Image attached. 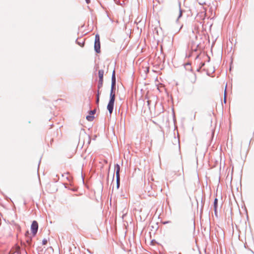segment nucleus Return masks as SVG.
<instances>
[{
  "mask_svg": "<svg viewBox=\"0 0 254 254\" xmlns=\"http://www.w3.org/2000/svg\"><path fill=\"white\" fill-rule=\"evenodd\" d=\"M111 91L110 93H115V91L116 89V73H115V69L113 70L112 75V79H111Z\"/></svg>",
  "mask_w": 254,
  "mask_h": 254,
  "instance_id": "obj_1",
  "label": "nucleus"
},
{
  "mask_svg": "<svg viewBox=\"0 0 254 254\" xmlns=\"http://www.w3.org/2000/svg\"><path fill=\"white\" fill-rule=\"evenodd\" d=\"M38 230V222L34 220L31 225V230L32 233L33 237L35 236Z\"/></svg>",
  "mask_w": 254,
  "mask_h": 254,
  "instance_id": "obj_2",
  "label": "nucleus"
},
{
  "mask_svg": "<svg viewBox=\"0 0 254 254\" xmlns=\"http://www.w3.org/2000/svg\"><path fill=\"white\" fill-rule=\"evenodd\" d=\"M114 107V102L109 101L107 105V109L109 111V113L111 115L113 113Z\"/></svg>",
  "mask_w": 254,
  "mask_h": 254,
  "instance_id": "obj_3",
  "label": "nucleus"
},
{
  "mask_svg": "<svg viewBox=\"0 0 254 254\" xmlns=\"http://www.w3.org/2000/svg\"><path fill=\"white\" fill-rule=\"evenodd\" d=\"M190 80L192 83H194L196 80V76L194 72H190L189 75Z\"/></svg>",
  "mask_w": 254,
  "mask_h": 254,
  "instance_id": "obj_4",
  "label": "nucleus"
},
{
  "mask_svg": "<svg viewBox=\"0 0 254 254\" xmlns=\"http://www.w3.org/2000/svg\"><path fill=\"white\" fill-rule=\"evenodd\" d=\"M25 238H26V245H25V246L28 247L29 248L31 247V246H32V240L33 236L26 237Z\"/></svg>",
  "mask_w": 254,
  "mask_h": 254,
  "instance_id": "obj_5",
  "label": "nucleus"
},
{
  "mask_svg": "<svg viewBox=\"0 0 254 254\" xmlns=\"http://www.w3.org/2000/svg\"><path fill=\"white\" fill-rule=\"evenodd\" d=\"M115 170H116V178H120V166L118 164H116L115 165Z\"/></svg>",
  "mask_w": 254,
  "mask_h": 254,
  "instance_id": "obj_6",
  "label": "nucleus"
},
{
  "mask_svg": "<svg viewBox=\"0 0 254 254\" xmlns=\"http://www.w3.org/2000/svg\"><path fill=\"white\" fill-rule=\"evenodd\" d=\"M94 50L97 53H100V42L94 43Z\"/></svg>",
  "mask_w": 254,
  "mask_h": 254,
  "instance_id": "obj_7",
  "label": "nucleus"
},
{
  "mask_svg": "<svg viewBox=\"0 0 254 254\" xmlns=\"http://www.w3.org/2000/svg\"><path fill=\"white\" fill-rule=\"evenodd\" d=\"M104 71L103 69H100L98 71L99 80H103Z\"/></svg>",
  "mask_w": 254,
  "mask_h": 254,
  "instance_id": "obj_8",
  "label": "nucleus"
},
{
  "mask_svg": "<svg viewBox=\"0 0 254 254\" xmlns=\"http://www.w3.org/2000/svg\"><path fill=\"white\" fill-rule=\"evenodd\" d=\"M185 67L187 70L192 72V67H191V65L190 63H187L185 65Z\"/></svg>",
  "mask_w": 254,
  "mask_h": 254,
  "instance_id": "obj_9",
  "label": "nucleus"
},
{
  "mask_svg": "<svg viewBox=\"0 0 254 254\" xmlns=\"http://www.w3.org/2000/svg\"><path fill=\"white\" fill-rule=\"evenodd\" d=\"M115 97H116L115 93H110L109 101L115 102Z\"/></svg>",
  "mask_w": 254,
  "mask_h": 254,
  "instance_id": "obj_10",
  "label": "nucleus"
},
{
  "mask_svg": "<svg viewBox=\"0 0 254 254\" xmlns=\"http://www.w3.org/2000/svg\"><path fill=\"white\" fill-rule=\"evenodd\" d=\"M183 10L181 8V3L179 2V15L178 17L177 21L182 16Z\"/></svg>",
  "mask_w": 254,
  "mask_h": 254,
  "instance_id": "obj_11",
  "label": "nucleus"
},
{
  "mask_svg": "<svg viewBox=\"0 0 254 254\" xmlns=\"http://www.w3.org/2000/svg\"><path fill=\"white\" fill-rule=\"evenodd\" d=\"M103 80H99L98 82L97 88L100 89L103 86Z\"/></svg>",
  "mask_w": 254,
  "mask_h": 254,
  "instance_id": "obj_12",
  "label": "nucleus"
},
{
  "mask_svg": "<svg viewBox=\"0 0 254 254\" xmlns=\"http://www.w3.org/2000/svg\"><path fill=\"white\" fill-rule=\"evenodd\" d=\"M86 119L87 121H88L89 122H91L94 119V116H92V115H90L87 116L86 117Z\"/></svg>",
  "mask_w": 254,
  "mask_h": 254,
  "instance_id": "obj_13",
  "label": "nucleus"
},
{
  "mask_svg": "<svg viewBox=\"0 0 254 254\" xmlns=\"http://www.w3.org/2000/svg\"><path fill=\"white\" fill-rule=\"evenodd\" d=\"M76 43L80 46L83 47L84 45V42L83 41H79L78 39L76 40Z\"/></svg>",
  "mask_w": 254,
  "mask_h": 254,
  "instance_id": "obj_14",
  "label": "nucleus"
},
{
  "mask_svg": "<svg viewBox=\"0 0 254 254\" xmlns=\"http://www.w3.org/2000/svg\"><path fill=\"white\" fill-rule=\"evenodd\" d=\"M198 46V44L194 45L191 47V49L192 51L196 52L197 50V47Z\"/></svg>",
  "mask_w": 254,
  "mask_h": 254,
  "instance_id": "obj_15",
  "label": "nucleus"
},
{
  "mask_svg": "<svg viewBox=\"0 0 254 254\" xmlns=\"http://www.w3.org/2000/svg\"><path fill=\"white\" fill-rule=\"evenodd\" d=\"M213 206H214V208H217V206H218V199L217 198H215L214 199V203H213Z\"/></svg>",
  "mask_w": 254,
  "mask_h": 254,
  "instance_id": "obj_16",
  "label": "nucleus"
},
{
  "mask_svg": "<svg viewBox=\"0 0 254 254\" xmlns=\"http://www.w3.org/2000/svg\"><path fill=\"white\" fill-rule=\"evenodd\" d=\"M100 42V37H99V35L98 34H96L95 35V42L94 43H97V42Z\"/></svg>",
  "mask_w": 254,
  "mask_h": 254,
  "instance_id": "obj_17",
  "label": "nucleus"
},
{
  "mask_svg": "<svg viewBox=\"0 0 254 254\" xmlns=\"http://www.w3.org/2000/svg\"><path fill=\"white\" fill-rule=\"evenodd\" d=\"M117 187L118 189L120 187V178H116Z\"/></svg>",
  "mask_w": 254,
  "mask_h": 254,
  "instance_id": "obj_18",
  "label": "nucleus"
},
{
  "mask_svg": "<svg viewBox=\"0 0 254 254\" xmlns=\"http://www.w3.org/2000/svg\"><path fill=\"white\" fill-rule=\"evenodd\" d=\"M96 113V110L94 109V110H90L89 111V114L90 115H92V116H93Z\"/></svg>",
  "mask_w": 254,
  "mask_h": 254,
  "instance_id": "obj_19",
  "label": "nucleus"
},
{
  "mask_svg": "<svg viewBox=\"0 0 254 254\" xmlns=\"http://www.w3.org/2000/svg\"><path fill=\"white\" fill-rule=\"evenodd\" d=\"M151 100H147V106H148V107L149 110L150 109V104H151Z\"/></svg>",
  "mask_w": 254,
  "mask_h": 254,
  "instance_id": "obj_20",
  "label": "nucleus"
},
{
  "mask_svg": "<svg viewBox=\"0 0 254 254\" xmlns=\"http://www.w3.org/2000/svg\"><path fill=\"white\" fill-rule=\"evenodd\" d=\"M31 234H30L29 231H27L25 234V237L30 236Z\"/></svg>",
  "mask_w": 254,
  "mask_h": 254,
  "instance_id": "obj_21",
  "label": "nucleus"
},
{
  "mask_svg": "<svg viewBox=\"0 0 254 254\" xmlns=\"http://www.w3.org/2000/svg\"><path fill=\"white\" fill-rule=\"evenodd\" d=\"M42 244L43 245H46L47 244V240L46 239H44L42 241Z\"/></svg>",
  "mask_w": 254,
  "mask_h": 254,
  "instance_id": "obj_22",
  "label": "nucleus"
},
{
  "mask_svg": "<svg viewBox=\"0 0 254 254\" xmlns=\"http://www.w3.org/2000/svg\"><path fill=\"white\" fill-rule=\"evenodd\" d=\"M99 97L98 96H96V103L97 104H98L99 103Z\"/></svg>",
  "mask_w": 254,
  "mask_h": 254,
  "instance_id": "obj_23",
  "label": "nucleus"
},
{
  "mask_svg": "<svg viewBox=\"0 0 254 254\" xmlns=\"http://www.w3.org/2000/svg\"><path fill=\"white\" fill-rule=\"evenodd\" d=\"M224 102L225 103H226V90L225 91V93H224Z\"/></svg>",
  "mask_w": 254,
  "mask_h": 254,
  "instance_id": "obj_24",
  "label": "nucleus"
},
{
  "mask_svg": "<svg viewBox=\"0 0 254 254\" xmlns=\"http://www.w3.org/2000/svg\"><path fill=\"white\" fill-rule=\"evenodd\" d=\"M214 213H215V215L217 216V208H214Z\"/></svg>",
  "mask_w": 254,
  "mask_h": 254,
  "instance_id": "obj_25",
  "label": "nucleus"
},
{
  "mask_svg": "<svg viewBox=\"0 0 254 254\" xmlns=\"http://www.w3.org/2000/svg\"><path fill=\"white\" fill-rule=\"evenodd\" d=\"M99 90H100V89H98V90H97V93L96 96H100V93H100V92Z\"/></svg>",
  "mask_w": 254,
  "mask_h": 254,
  "instance_id": "obj_26",
  "label": "nucleus"
},
{
  "mask_svg": "<svg viewBox=\"0 0 254 254\" xmlns=\"http://www.w3.org/2000/svg\"><path fill=\"white\" fill-rule=\"evenodd\" d=\"M200 64H201V65L200 67H201V68L202 66H203L205 64L204 63H201Z\"/></svg>",
  "mask_w": 254,
  "mask_h": 254,
  "instance_id": "obj_27",
  "label": "nucleus"
},
{
  "mask_svg": "<svg viewBox=\"0 0 254 254\" xmlns=\"http://www.w3.org/2000/svg\"><path fill=\"white\" fill-rule=\"evenodd\" d=\"M85 1L87 3H89L90 2V0H85Z\"/></svg>",
  "mask_w": 254,
  "mask_h": 254,
  "instance_id": "obj_28",
  "label": "nucleus"
},
{
  "mask_svg": "<svg viewBox=\"0 0 254 254\" xmlns=\"http://www.w3.org/2000/svg\"><path fill=\"white\" fill-rule=\"evenodd\" d=\"M200 69H201V67H199V68H198L197 69V71L199 72V71H200Z\"/></svg>",
  "mask_w": 254,
  "mask_h": 254,
  "instance_id": "obj_29",
  "label": "nucleus"
},
{
  "mask_svg": "<svg viewBox=\"0 0 254 254\" xmlns=\"http://www.w3.org/2000/svg\"><path fill=\"white\" fill-rule=\"evenodd\" d=\"M199 4H200V5H203L204 4L203 2H198Z\"/></svg>",
  "mask_w": 254,
  "mask_h": 254,
  "instance_id": "obj_30",
  "label": "nucleus"
},
{
  "mask_svg": "<svg viewBox=\"0 0 254 254\" xmlns=\"http://www.w3.org/2000/svg\"><path fill=\"white\" fill-rule=\"evenodd\" d=\"M169 223V222H168V221H167V222H164V224H167V223Z\"/></svg>",
  "mask_w": 254,
  "mask_h": 254,
  "instance_id": "obj_31",
  "label": "nucleus"
},
{
  "mask_svg": "<svg viewBox=\"0 0 254 254\" xmlns=\"http://www.w3.org/2000/svg\"><path fill=\"white\" fill-rule=\"evenodd\" d=\"M114 174L113 175V180H114Z\"/></svg>",
  "mask_w": 254,
  "mask_h": 254,
  "instance_id": "obj_32",
  "label": "nucleus"
},
{
  "mask_svg": "<svg viewBox=\"0 0 254 254\" xmlns=\"http://www.w3.org/2000/svg\"><path fill=\"white\" fill-rule=\"evenodd\" d=\"M179 254H181V253H179Z\"/></svg>",
  "mask_w": 254,
  "mask_h": 254,
  "instance_id": "obj_33",
  "label": "nucleus"
}]
</instances>
